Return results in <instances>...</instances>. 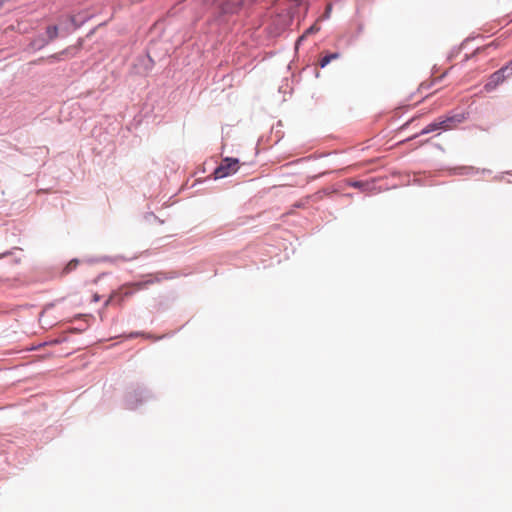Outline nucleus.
<instances>
[{
	"label": "nucleus",
	"mask_w": 512,
	"mask_h": 512,
	"mask_svg": "<svg viewBox=\"0 0 512 512\" xmlns=\"http://www.w3.org/2000/svg\"><path fill=\"white\" fill-rule=\"evenodd\" d=\"M512 75V61L509 63V65L502 67L498 71L494 72L488 82L485 84L484 88L486 91H492L494 90L498 85H500L505 78Z\"/></svg>",
	"instance_id": "obj_1"
},
{
	"label": "nucleus",
	"mask_w": 512,
	"mask_h": 512,
	"mask_svg": "<svg viewBox=\"0 0 512 512\" xmlns=\"http://www.w3.org/2000/svg\"><path fill=\"white\" fill-rule=\"evenodd\" d=\"M239 168V161L235 158H225L220 165L215 169V178H224L235 173Z\"/></svg>",
	"instance_id": "obj_2"
},
{
	"label": "nucleus",
	"mask_w": 512,
	"mask_h": 512,
	"mask_svg": "<svg viewBox=\"0 0 512 512\" xmlns=\"http://www.w3.org/2000/svg\"><path fill=\"white\" fill-rule=\"evenodd\" d=\"M466 119L465 114H455L447 116L445 118H438L434 121L437 130H451L457 127L458 124L462 123Z\"/></svg>",
	"instance_id": "obj_3"
},
{
	"label": "nucleus",
	"mask_w": 512,
	"mask_h": 512,
	"mask_svg": "<svg viewBox=\"0 0 512 512\" xmlns=\"http://www.w3.org/2000/svg\"><path fill=\"white\" fill-rule=\"evenodd\" d=\"M223 14H230L237 12L241 5L242 0H211Z\"/></svg>",
	"instance_id": "obj_4"
},
{
	"label": "nucleus",
	"mask_w": 512,
	"mask_h": 512,
	"mask_svg": "<svg viewBox=\"0 0 512 512\" xmlns=\"http://www.w3.org/2000/svg\"><path fill=\"white\" fill-rule=\"evenodd\" d=\"M48 42L49 41H47L46 37L39 36V37L35 38L34 40H32L30 45L34 50H39V49L43 48Z\"/></svg>",
	"instance_id": "obj_5"
},
{
	"label": "nucleus",
	"mask_w": 512,
	"mask_h": 512,
	"mask_svg": "<svg viewBox=\"0 0 512 512\" xmlns=\"http://www.w3.org/2000/svg\"><path fill=\"white\" fill-rule=\"evenodd\" d=\"M58 28L57 26H48L45 32V37L47 41H52L57 36Z\"/></svg>",
	"instance_id": "obj_6"
},
{
	"label": "nucleus",
	"mask_w": 512,
	"mask_h": 512,
	"mask_svg": "<svg viewBox=\"0 0 512 512\" xmlns=\"http://www.w3.org/2000/svg\"><path fill=\"white\" fill-rule=\"evenodd\" d=\"M338 57H339V54H338V53H331V54H328V55L324 56V57L320 60L319 64H320V66H321V67H325L326 65H328V64L331 62V60H333V59H337Z\"/></svg>",
	"instance_id": "obj_7"
},
{
	"label": "nucleus",
	"mask_w": 512,
	"mask_h": 512,
	"mask_svg": "<svg viewBox=\"0 0 512 512\" xmlns=\"http://www.w3.org/2000/svg\"><path fill=\"white\" fill-rule=\"evenodd\" d=\"M436 125L434 122L430 123L429 125H427L424 129L421 130L420 133L418 134H415L414 136H412L410 139H414L420 135H425V134H428L430 132H433V131H436Z\"/></svg>",
	"instance_id": "obj_8"
},
{
	"label": "nucleus",
	"mask_w": 512,
	"mask_h": 512,
	"mask_svg": "<svg viewBox=\"0 0 512 512\" xmlns=\"http://www.w3.org/2000/svg\"><path fill=\"white\" fill-rule=\"evenodd\" d=\"M348 185L361 190H366L367 183L362 181H349Z\"/></svg>",
	"instance_id": "obj_9"
},
{
	"label": "nucleus",
	"mask_w": 512,
	"mask_h": 512,
	"mask_svg": "<svg viewBox=\"0 0 512 512\" xmlns=\"http://www.w3.org/2000/svg\"><path fill=\"white\" fill-rule=\"evenodd\" d=\"M319 30H320V27H319L317 24H314V25H312L311 27H309V28L306 30L305 34H304V35H303L299 40H301L302 38H304L306 35H308V34H312V33H316V32H318Z\"/></svg>",
	"instance_id": "obj_10"
},
{
	"label": "nucleus",
	"mask_w": 512,
	"mask_h": 512,
	"mask_svg": "<svg viewBox=\"0 0 512 512\" xmlns=\"http://www.w3.org/2000/svg\"><path fill=\"white\" fill-rule=\"evenodd\" d=\"M77 264H78L77 260H71L69 263L66 264V272L75 269Z\"/></svg>",
	"instance_id": "obj_11"
},
{
	"label": "nucleus",
	"mask_w": 512,
	"mask_h": 512,
	"mask_svg": "<svg viewBox=\"0 0 512 512\" xmlns=\"http://www.w3.org/2000/svg\"><path fill=\"white\" fill-rule=\"evenodd\" d=\"M50 312H51V309H45V310L42 312V314H41L40 321H42V322H43V323H45V324H49V323L45 320V318L49 316Z\"/></svg>",
	"instance_id": "obj_12"
},
{
	"label": "nucleus",
	"mask_w": 512,
	"mask_h": 512,
	"mask_svg": "<svg viewBox=\"0 0 512 512\" xmlns=\"http://www.w3.org/2000/svg\"><path fill=\"white\" fill-rule=\"evenodd\" d=\"M55 60H59L57 55H52V56H49V57H47L45 59L44 58L40 59L39 62L40 61H44V62H48V63H53Z\"/></svg>",
	"instance_id": "obj_13"
},
{
	"label": "nucleus",
	"mask_w": 512,
	"mask_h": 512,
	"mask_svg": "<svg viewBox=\"0 0 512 512\" xmlns=\"http://www.w3.org/2000/svg\"><path fill=\"white\" fill-rule=\"evenodd\" d=\"M93 300H94L95 302H98V301L100 300V296H99L98 294H94V296H93Z\"/></svg>",
	"instance_id": "obj_14"
},
{
	"label": "nucleus",
	"mask_w": 512,
	"mask_h": 512,
	"mask_svg": "<svg viewBox=\"0 0 512 512\" xmlns=\"http://www.w3.org/2000/svg\"><path fill=\"white\" fill-rule=\"evenodd\" d=\"M113 295H111L106 301L105 306L109 305V303L112 301Z\"/></svg>",
	"instance_id": "obj_15"
},
{
	"label": "nucleus",
	"mask_w": 512,
	"mask_h": 512,
	"mask_svg": "<svg viewBox=\"0 0 512 512\" xmlns=\"http://www.w3.org/2000/svg\"><path fill=\"white\" fill-rule=\"evenodd\" d=\"M330 10H331V6H330V5H328V6H327V10H326V15H327V16H328V14H329Z\"/></svg>",
	"instance_id": "obj_16"
},
{
	"label": "nucleus",
	"mask_w": 512,
	"mask_h": 512,
	"mask_svg": "<svg viewBox=\"0 0 512 512\" xmlns=\"http://www.w3.org/2000/svg\"><path fill=\"white\" fill-rule=\"evenodd\" d=\"M123 294H124L125 296H128V295H131V294H132V292H130V291H124V292H123Z\"/></svg>",
	"instance_id": "obj_17"
},
{
	"label": "nucleus",
	"mask_w": 512,
	"mask_h": 512,
	"mask_svg": "<svg viewBox=\"0 0 512 512\" xmlns=\"http://www.w3.org/2000/svg\"><path fill=\"white\" fill-rule=\"evenodd\" d=\"M8 0H0V7L5 3L7 2Z\"/></svg>",
	"instance_id": "obj_18"
},
{
	"label": "nucleus",
	"mask_w": 512,
	"mask_h": 512,
	"mask_svg": "<svg viewBox=\"0 0 512 512\" xmlns=\"http://www.w3.org/2000/svg\"><path fill=\"white\" fill-rule=\"evenodd\" d=\"M135 286L137 289H140L142 287V284H136Z\"/></svg>",
	"instance_id": "obj_19"
}]
</instances>
